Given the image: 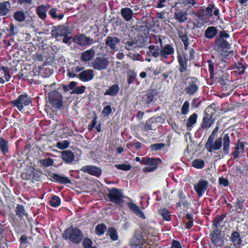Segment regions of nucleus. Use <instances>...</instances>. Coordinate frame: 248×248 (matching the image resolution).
Returning a JSON list of instances; mask_svg holds the SVG:
<instances>
[{
  "label": "nucleus",
  "instance_id": "obj_28",
  "mask_svg": "<svg viewBox=\"0 0 248 248\" xmlns=\"http://www.w3.org/2000/svg\"><path fill=\"white\" fill-rule=\"evenodd\" d=\"M62 158L65 163H71L74 160L75 155L71 151L64 150L62 152Z\"/></svg>",
  "mask_w": 248,
  "mask_h": 248
},
{
  "label": "nucleus",
  "instance_id": "obj_42",
  "mask_svg": "<svg viewBox=\"0 0 248 248\" xmlns=\"http://www.w3.org/2000/svg\"><path fill=\"white\" fill-rule=\"evenodd\" d=\"M192 166L197 169H202L204 167V161L202 159H194L192 162Z\"/></svg>",
  "mask_w": 248,
  "mask_h": 248
},
{
  "label": "nucleus",
  "instance_id": "obj_15",
  "mask_svg": "<svg viewBox=\"0 0 248 248\" xmlns=\"http://www.w3.org/2000/svg\"><path fill=\"white\" fill-rule=\"evenodd\" d=\"M80 170L83 172L97 177H99L102 173V170L101 169L92 165L84 166L80 169Z\"/></svg>",
  "mask_w": 248,
  "mask_h": 248
},
{
  "label": "nucleus",
  "instance_id": "obj_27",
  "mask_svg": "<svg viewBox=\"0 0 248 248\" xmlns=\"http://www.w3.org/2000/svg\"><path fill=\"white\" fill-rule=\"evenodd\" d=\"M49 8L48 4L41 5L37 7L36 13L41 19L45 20L46 18V12Z\"/></svg>",
  "mask_w": 248,
  "mask_h": 248
},
{
  "label": "nucleus",
  "instance_id": "obj_6",
  "mask_svg": "<svg viewBox=\"0 0 248 248\" xmlns=\"http://www.w3.org/2000/svg\"><path fill=\"white\" fill-rule=\"evenodd\" d=\"M199 84L200 81L197 78L194 77H188L186 79L185 89L186 94L190 96L194 95L199 90Z\"/></svg>",
  "mask_w": 248,
  "mask_h": 248
},
{
  "label": "nucleus",
  "instance_id": "obj_12",
  "mask_svg": "<svg viewBox=\"0 0 248 248\" xmlns=\"http://www.w3.org/2000/svg\"><path fill=\"white\" fill-rule=\"evenodd\" d=\"M209 186V183L206 180L201 179L196 185L194 186V188L199 197L203 195L207 190Z\"/></svg>",
  "mask_w": 248,
  "mask_h": 248
},
{
  "label": "nucleus",
  "instance_id": "obj_55",
  "mask_svg": "<svg viewBox=\"0 0 248 248\" xmlns=\"http://www.w3.org/2000/svg\"><path fill=\"white\" fill-rule=\"evenodd\" d=\"M86 87L84 86H80L76 87L75 89L72 91L71 94H81L83 93L85 90Z\"/></svg>",
  "mask_w": 248,
  "mask_h": 248
},
{
  "label": "nucleus",
  "instance_id": "obj_13",
  "mask_svg": "<svg viewBox=\"0 0 248 248\" xmlns=\"http://www.w3.org/2000/svg\"><path fill=\"white\" fill-rule=\"evenodd\" d=\"M223 236L221 231L218 228H214L213 232L210 234V239L212 243L216 247H219L223 244Z\"/></svg>",
  "mask_w": 248,
  "mask_h": 248
},
{
  "label": "nucleus",
  "instance_id": "obj_16",
  "mask_svg": "<svg viewBox=\"0 0 248 248\" xmlns=\"http://www.w3.org/2000/svg\"><path fill=\"white\" fill-rule=\"evenodd\" d=\"M177 195L179 201L175 204L176 208H181L182 205L185 207H188L190 205V202L186 199V196L182 189L179 190Z\"/></svg>",
  "mask_w": 248,
  "mask_h": 248
},
{
  "label": "nucleus",
  "instance_id": "obj_21",
  "mask_svg": "<svg viewBox=\"0 0 248 248\" xmlns=\"http://www.w3.org/2000/svg\"><path fill=\"white\" fill-rule=\"evenodd\" d=\"M69 34L68 28L63 25L55 27V29L51 31V35L54 37L63 36Z\"/></svg>",
  "mask_w": 248,
  "mask_h": 248
},
{
  "label": "nucleus",
  "instance_id": "obj_41",
  "mask_svg": "<svg viewBox=\"0 0 248 248\" xmlns=\"http://www.w3.org/2000/svg\"><path fill=\"white\" fill-rule=\"evenodd\" d=\"M225 217L224 214L217 215L215 217L213 221V225L215 227V228H218V226L222 222Z\"/></svg>",
  "mask_w": 248,
  "mask_h": 248
},
{
  "label": "nucleus",
  "instance_id": "obj_51",
  "mask_svg": "<svg viewBox=\"0 0 248 248\" xmlns=\"http://www.w3.org/2000/svg\"><path fill=\"white\" fill-rule=\"evenodd\" d=\"M3 71V74L5 76V80L9 81L11 78L8 67L0 66V71Z\"/></svg>",
  "mask_w": 248,
  "mask_h": 248
},
{
  "label": "nucleus",
  "instance_id": "obj_59",
  "mask_svg": "<svg viewBox=\"0 0 248 248\" xmlns=\"http://www.w3.org/2000/svg\"><path fill=\"white\" fill-rule=\"evenodd\" d=\"M126 146L129 149H131L132 147H135L136 150H138L141 148V143L139 141L133 143H128L126 144Z\"/></svg>",
  "mask_w": 248,
  "mask_h": 248
},
{
  "label": "nucleus",
  "instance_id": "obj_4",
  "mask_svg": "<svg viewBox=\"0 0 248 248\" xmlns=\"http://www.w3.org/2000/svg\"><path fill=\"white\" fill-rule=\"evenodd\" d=\"M32 99L27 94L24 93L19 95L17 98L11 102V104L14 107L21 111L23 109L24 107L28 106L31 104Z\"/></svg>",
  "mask_w": 248,
  "mask_h": 248
},
{
  "label": "nucleus",
  "instance_id": "obj_25",
  "mask_svg": "<svg viewBox=\"0 0 248 248\" xmlns=\"http://www.w3.org/2000/svg\"><path fill=\"white\" fill-rule=\"evenodd\" d=\"M79 78L82 81L91 80L94 77L93 71L92 69H87L79 73Z\"/></svg>",
  "mask_w": 248,
  "mask_h": 248
},
{
  "label": "nucleus",
  "instance_id": "obj_29",
  "mask_svg": "<svg viewBox=\"0 0 248 248\" xmlns=\"http://www.w3.org/2000/svg\"><path fill=\"white\" fill-rule=\"evenodd\" d=\"M120 91V87L118 84H113L109 86L108 88L104 93L105 95H109L110 96H117Z\"/></svg>",
  "mask_w": 248,
  "mask_h": 248
},
{
  "label": "nucleus",
  "instance_id": "obj_43",
  "mask_svg": "<svg viewBox=\"0 0 248 248\" xmlns=\"http://www.w3.org/2000/svg\"><path fill=\"white\" fill-rule=\"evenodd\" d=\"M14 18L16 21L22 22L25 20L26 16L23 12L21 11H18L14 13Z\"/></svg>",
  "mask_w": 248,
  "mask_h": 248
},
{
  "label": "nucleus",
  "instance_id": "obj_1",
  "mask_svg": "<svg viewBox=\"0 0 248 248\" xmlns=\"http://www.w3.org/2000/svg\"><path fill=\"white\" fill-rule=\"evenodd\" d=\"M219 129V126H216L213 130L211 135L209 136L207 141L205 143V148L207 152L212 153L214 151L219 150L221 149L222 146H223L222 156L221 157L220 155H218L219 157L222 158L224 155H227L229 153L231 140L229 134H224V132L222 133L221 136L217 137L215 139V137Z\"/></svg>",
  "mask_w": 248,
  "mask_h": 248
},
{
  "label": "nucleus",
  "instance_id": "obj_48",
  "mask_svg": "<svg viewBox=\"0 0 248 248\" xmlns=\"http://www.w3.org/2000/svg\"><path fill=\"white\" fill-rule=\"evenodd\" d=\"M41 164L45 167H48L54 164V160L51 158H47L40 160Z\"/></svg>",
  "mask_w": 248,
  "mask_h": 248
},
{
  "label": "nucleus",
  "instance_id": "obj_38",
  "mask_svg": "<svg viewBox=\"0 0 248 248\" xmlns=\"http://www.w3.org/2000/svg\"><path fill=\"white\" fill-rule=\"evenodd\" d=\"M216 46L222 49H228L230 48V45L227 41L223 39H216L215 40Z\"/></svg>",
  "mask_w": 248,
  "mask_h": 248
},
{
  "label": "nucleus",
  "instance_id": "obj_32",
  "mask_svg": "<svg viewBox=\"0 0 248 248\" xmlns=\"http://www.w3.org/2000/svg\"><path fill=\"white\" fill-rule=\"evenodd\" d=\"M198 119V115L196 113H193L187 119L186 126V129L188 130H191L194 126L195 124L196 123Z\"/></svg>",
  "mask_w": 248,
  "mask_h": 248
},
{
  "label": "nucleus",
  "instance_id": "obj_2",
  "mask_svg": "<svg viewBox=\"0 0 248 248\" xmlns=\"http://www.w3.org/2000/svg\"><path fill=\"white\" fill-rule=\"evenodd\" d=\"M62 237L64 240H69L72 243L78 244L81 241L83 234L79 229L72 226L64 230Z\"/></svg>",
  "mask_w": 248,
  "mask_h": 248
},
{
  "label": "nucleus",
  "instance_id": "obj_31",
  "mask_svg": "<svg viewBox=\"0 0 248 248\" xmlns=\"http://www.w3.org/2000/svg\"><path fill=\"white\" fill-rule=\"evenodd\" d=\"M11 7V3L9 1H4L0 2V15L6 16L10 10Z\"/></svg>",
  "mask_w": 248,
  "mask_h": 248
},
{
  "label": "nucleus",
  "instance_id": "obj_63",
  "mask_svg": "<svg viewBox=\"0 0 248 248\" xmlns=\"http://www.w3.org/2000/svg\"><path fill=\"white\" fill-rule=\"evenodd\" d=\"M131 248H150V247L148 244L139 243L132 244Z\"/></svg>",
  "mask_w": 248,
  "mask_h": 248
},
{
  "label": "nucleus",
  "instance_id": "obj_56",
  "mask_svg": "<svg viewBox=\"0 0 248 248\" xmlns=\"http://www.w3.org/2000/svg\"><path fill=\"white\" fill-rule=\"evenodd\" d=\"M202 103L199 97L194 98L191 102V106L192 108H196L199 107Z\"/></svg>",
  "mask_w": 248,
  "mask_h": 248
},
{
  "label": "nucleus",
  "instance_id": "obj_23",
  "mask_svg": "<svg viewBox=\"0 0 248 248\" xmlns=\"http://www.w3.org/2000/svg\"><path fill=\"white\" fill-rule=\"evenodd\" d=\"M120 42V39L116 37L108 36L106 39L105 44L111 50L115 51L118 50V49L116 48V45Z\"/></svg>",
  "mask_w": 248,
  "mask_h": 248
},
{
  "label": "nucleus",
  "instance_id": "obj_11",
  "mask_svg": "<svg viewBox=\"0 0 248 248\" xmlns=\"http://www.w3.org/2000/svg\"><path fill=\"white\" fill-rule=\"evenodd\" d=\"M177 58L179 65V71L181 73H183L186 71L187 68V55L183 51H177Z\"/></svg>",
  "mask_w": 248,
  "mask_h": 248
},
{
  "label": "nucleus",
  "instance_id": "obj_50",
  "mask_svg": "<svg viewBox=\"0 0 248 248\" xmlns=\"http://www.w3.org/2000/svg\"><path fill=\"white\" fill-rule=\"evenodd\" d=\"M16 215L18 217H23L25 214L24 207L21 204H17L16 207Z\"/></svg>",
  "mask_w": 248,
  "mask_h": 248
},
{
  "label": "nucleus",
  "instance_id": "obj_19",
  "mask_svg": "<svg viewBox=\"0 0 248 248\" xmlns=\"http://www.w3.org/2000/svg\"><path fill=\"white\" fill-rule=\"evenodd\" d=\"M245 144L244 142L241 141L239 139L234 147V151L232 153V157L233 159H236L239 156L240 153L245 152Z\"/></svg>",
  "mask_w": 248,
  "mask_h": 248
},
{
  "label": "nucleus",
  "instance_id": "obj_8",
  "mask_svg": "<svg viewBox=\"0 0 248 248\" xmlns=\"http://www.w3.org/2000/svg\"><path fill=\"white\" fill-rule=\"evenodd\" d=\"M135 160L146 166L143 169L144 172H150L155 170V158L154 157L150 158L146 156L140 159L139 157H136Z\"/></svg>",
  "mask_w": 248,
  "mask_h": 248
},
{
  "label": "nucleus",
  "instance_id": "obj_26",
  "mask_svg": "<svg viewBox=\"0 0 248 248\" xmlns=\"http://www.w3.org/2000/svg\"><path fill=\"white\" fill-rule=\"evenodd\" d=\"M53 181L62 184H67L71 183V180L66 176L53 173L51 175Z\"/></svg>",
  "mask_w": 248,
  "mask_h": 248
},
{
  "label": "nucleus",
  "instance_id": "obj_47",
  "mask_svg": "<svg viewBox=\"0 0 248 248\" xmlns=\"http://www.w3.org/2000/svg\"><path fill=\"white\" fill-rule=\"evenodd\" d=\"M106 229V226L104 224H98L95 227V233L98 235H102L105 233Z\"/></svg>",
  "mask_w": 248,
  "mask_h": 248
},
{
  "label": "nucleus",
  "instance_id": "obj_30",
  "mask_svg": "<svg viewBox=\"0 0 248 248\" xmlns=\"http://www.w3.org/2000/svg\"><path fill=\"white\" fill-rule=\"evenodd\" d=\"M187 13L186 11L184 12L179 10L175 12L174 13V18L176 20L180 23H183L187 19Z\"/></svg>",
  "mask_w": 248,
  "mask_h": 248
},
{
  "label": "nucleus",
  "instance_id": "obj_52",
  "mask_svg": "<svg viewBox=\"0 0 248 248\" xmlns=\"http://www.w3.org/2000/svg\"><path fill=\"white\" fill-rule=\"evenodd\" d=\"M208 70L210 78H213L214 77V62L211 60H208Z\"/></svg>",
  "mask_w": 248,
  "mask_h": 248
},
{
  "label": "nucleus",
  "instance_id": "obj_61",
  "mask_svg": "<svg viewBox=\"0 0 248 248\" xmlns=\"http://www.w3.org/2000/svg\"><path fill=\"white\" fill-rule=\"evenodd\" d=\"M154 97V93L152 92H148L145 96V99L148 104L151 102Z\"/></svg>",
  "mask_w": 248,
  "mask_h": 248
},
{
  "label": "nucleus",
  "instance_id": "obj_37",
  "mask_svg": "<svg viewBox=\"0 0 248 248\" xmlns=\"http://www.w3.org/2000/svg\"><path fill=\"white\" fill-rule=\"evenodd\" d=\"M178 35L179 38L184 43V48L186 50H187L189 45V39L187 36V32L186 31L184 32L182 31H179L178 32Z\"/></svg>",
  "mask_w": 248,
  "mask_h": 248
},
{
  "label": "nucleus",
  "instance_id": "obj_5",
  "mask_svg": "<svg viewBox=\"0 0 248 248\" xmlns=\"http://www.w3.org/2000/svg\"><path fill=\"white\" fill-rule=\"evenodd\" d=\"M48 99L51 106L55 108L60 109L62 107L63 96L57 90H53L48 94Z\"/></svg>",
  "mask_w": 248,
  "mask_h": 248
},
{
  "label": "nucleus",
  "instance_id": "obj_34",
  "mask_svg": "<svg viewBox=\"0 0 248 248\" xmlns=\"http://www.w3.org/2000/svg\"><path fill=\"white\" fill-rule=\"evenodd\" d=\"M157 213L158 215L162 217L163 220L167 221H170L171 220V215L166 207H161L158 210Z\"/></svg>",
  "mask_w": 248,
  "mask_h": 248
},
{
  "label": "nucleus",
  "instance_id": "obj_62",
  "mask_svg": "<svg viewBox=\"0 0 248 248\" xmlns=\"http://www.w3.org/2000/svg\"><path fill=\"white\" fill-rule=\"evenodd\" d=\"M108 233L110 237L112 240L116 241L118 239L117 232L115 230H110Z\"/></svg>",
  "mask_w": 248,
  "mask_h": 248
},
{
  "label": "nucleus",
  "instance_id": "obj_35",
  "mask_svg": "<svg viewBox=\"0 0 248 248\" xmlns=\"http://www.w3.org/2000/svg\"><path fill=\"white\" fill-rule=\"evenodd\" d=\"M128 207L133 211L138 216L141 218H145V217L143 213L140 210V208L135 203L128 202Z\"/></svg>",
  "mask_w": 248,
  "mask_h": 248
},
{
  "label": "nucleus",
  "instance_id": "obj_58",
  "mask_svg": "<svg viewBox=\"0 0 248 248\" xmlns=\"http://www.w3.org/2000/svg\"><path fill=\"white\" fill-rule=\"evenodd\" d=\"M137 77V74L134 72L128 74L127 82L129 84H132Z\"/></svg>",
  "mask_w": 248,
  "mask_h": 248
},
{
  "label": "nucleus",
  "instance_id": "obj_18",
  "mask_svg": "<svg viewBox=\"0 0 248 248\" xmlns=\"http://www.w3.org/2000/svg\"><path fill=\"white\" fill-rule=\"evenodd\" d=\"M174 52V49L171 45L170 44H167L165 46L160 50L159 52V50L156 49V57L160 56L163 58H167L168 55H171L173 54Z\"/></svg>",
  "mask_w": 248,
  "mask_h": 248
},
{
  "label": "nucleus",
  "instance_id": "obj_64",
  "mask_svg": "<svg viewBox=\"0 0 248 248\" xmlns=\"http://www.w3.org/2000/svg\"><path fill=\"white\" fill-rule=\"evenodd\" d=\"M171 248H182L181 244L180 241L177 240L173 239L172 241Z\"/></svg>",
  "mask_w": 248,
  "mask_h": 248
},
{
  "label": "nucleus",
  "instance_id": "obj_57",
  "mask_svg": "<svg viewBox=\"0 0 248 248\" xmlns=\"http://www.w3.org/2000/svg\"><path fill=\"white\" fill-rule=\"evenodd\" d=\"M93 242L89 238H85L83 240L82 245L84 248H92Z\"/></svg>",
  "mask_w": 248,
  "mask_h": 248
},
{
  "label": "nucleus",
  "instance_id": "obj_33",
  "mask_svg": "<svg viewBox=\"0 0 248 248\" xmlns=\"http://www.w3.org/2000/svg\"><path fill=\"white\" fill-rule=\"evenodd\" d=\"M121 14L123 17L126 21H129L133 16V12L129 8H123L121 10Z\"/></svg>",
  "mask_w": 248,
  "mask_h": 248
},
{
  "label": "nucleus",
  "instance_id": "obj_54",
  "mask_svg": "<svg viewBox=\"0 0 248 248\" xmlns=\"http://www.w3.org/2000/svg\"><path fill=\"white\" fill-rule=\"evenodd\" d=\"M189 102L188 101H186L181 109V113L182 115H186L189 111Z\"/></svg>",
  "mask_w": 248,
  "mask_h": 248
},
{
  "label": "nucleus",
  "instance_id": "obj_53",
  "mask_svg": "<svg viewBox=\"0 0 248 248\" xmlns=\"http://www.w3.org/2000/svg\"><path fill=\"white\" fill-rule=\"evenodd\" d=\"M115 167L117 168L118 170L124 171L129 170L132 168L131 165L130 164L124 163L121 164H116L115 165Z\"/></svg>",
  "mask_w": 248,
  "mask_h": 248
},
{
  "label": "nucleus",
  "instance_id": "obj_10",
  "mask_svg": "<svg viewBox=\"0 0 248 248\" xmlns=\"http://www.w3.org/2000/svg\"><path fill=\"white\" fill-rule=\"evenodd\" d=\"M214 121V120L213 118L212 114H208L206 112L203 117L200 126L197 130V133L199 135H200L199 137H201L203 133L202 130L204 129H207L209 128L213 124Z\"/></svg>",
  "mask_w": 248,
  "mask_h": 248
},
{
  "label": "nucleus",
  "instance_id": "obj_46",
  "mask_svg": "<svg viewBox=\"0 0 248 248\" xmlns=\"http://www.w3.org/2000/svg\"><path fill=\"white\" fill-rule=\"evenodd\" d=\"M61 201L60 198L56 195H53L49 201L50 205L54 207H57L61 204Z\"/></svg>",
  "mask_w": 248,
  "mask_h": 248
},
{
  "label": "nucleus",
  "instance_id": "obj_14",
  "mask_svg": "<svg viewBox=\"0 0 248 248\" xmlns=\"http://www.w3.org/2000/svg\"><path fill=\"white\" fill-rule=\"evenodd\" d=\"M74 42L80 46H88L93 43V39L85 35L80 34L76 36L74 38Z\"/></svg>",
  "mask_w": 248,
  "mask_h": 248
},
{
  "label": "nucleus",
  "instance_id": "obj_45",
  "mask_svg": "<svg viewBox=\"0 0 248 248\" xmlns=\"http://www.w3.org/2000/svg\"><path fill=\"white\" fill-rule=\"evenodd\" d=\"M8 32L7 36L13 37L17 34L18 31L17 28L15 26L13 23H11L9 25V28L7 29Z\"/></svg>",
  "mask_w": 248,
  "mask_h": 248
},
{
  "label": "nucleus",
  "instance_id": "obj_36",
  "mask_svg": "<svg viewBox=\"0 0 248 248\" xmlns=\"http://www.w3.org/2000/svg\"><path fill=\"white\" fill-rule=\"evenodd\" d=\"M217 33V30L216 27L210 26L205 31V36L207 39H212L215 37Z\"/></svg>",
  "mask_w": 248,
  "mask_h": 248
},
{
  "label": "nucleus",
  "instance_id": "obj_60",
  "mask_svg": "<svg viewBox=\"0 0 248 248\" xmlns=\"http://www.w3.org/2000/svg\"><path fill=\"white\" fill-rule=\"evenodd\" d=\"M218 183L220 185L223 186L224 187H227L229 186V181L228 179L221 176L218 179Z\"/></svg>",
  "mask_w": 248,
  "mask_h": 248
},
{
  "label": "nucleus",
  "instance_id": "obj_24",
  "mask_svg": "<svg viewBox=\"0 0 248 248\" xmlns=\"http://www.w3.org/2000/svg\"><path fill=\"white\" fill-rule=\"evenodd\" d=\"M215 78L217 82H220L221 85H225V81L228 80L229 74L222 70H218L215 74Z\"/></svg>",
  "mask_w": 248,
  "mask_h": 248
},
{
  "label": "nucleus",
  "instance_id": "obj_49",
  "mask_svg": "<svg viewBox=\"0 0 248 248\" xmlns=\"http://www.w3.org/2000/svg\"><path fill=\"white\" fill-rule=\"evenodd\" d=\"M70 145V142L67 140H64L62 141H59L57 143L56 147L60 150H64L67 148Z\"/></svg>",
  "mask_w": 248,
  "mask_h": 248
},
{
  "label": "nucleus",
  "instance_id": "obj_20",
  "mask_svg": "<svg viewBox=\"0 0 248 248\" xmlns=\"http://www.w3.org/2000/svg\"><path fill=\"white\" fill-rule=\"evenodd\" d=\"M22 177L25 180L32 179L38 181L40 178L39 173L35 170L30 169L22 173Z\"/></svg>",
  "mask_w": 248,
  "mask_h": 248
},
{
  "label": "nucleus",
  "instance_id": "obj_17",
  "mask_svg": "<svg viewBox=\"0 0 248 248\" xmlns=\"http://www.w3.org/2000/svg\"><path fill=\"white\" fill-rule=\"evenodd\" d=\"M240 231H233L230 236V240L235 248H240L242 246L243 238L241 237Z\"/></svg>",
  "mask_w": 248,
  "mask_h": 248
},
{
  "label": "nucleus",
  "instance_id": "obj_7",
  "mask_svg": "<svg viewBox=\"0 0 248 248\" xmlns=\"http://www.w3.org/2000/svg\"><path fill=\"white\" fill-rule=\"evenodd\" d=\"M108 196L112 202L118 205L121 206L124 203V195L121 189L117 188H111L109 190Z\"/></svg>",
  "mask_w": 248,
  "mask_h": 248
},
{
  "label": "nucleus",
  "instance_id": "obj_22",
  "mask_svg": "<svg viewBox=\"0 0 248 248\" xmlns=\"http://www.w3.org/2000/svg\"><path fill=\"white\" fill-rule=\"evenodd\" d=\"M95 55V51L94 47L87 50L81 53L80 60L83 62H88L93 59Z\"/></svg>",
  "mask_w": 248,
  "mask_h": 248
},
{
  "label": "nucleus",
  "instance_id": "obj_44",
  "mask_svg": "<svg viewBox=\"0 0 248 248\" xmlns=\"http://www.w3.org/2000/svg\"><path fill=\"white\" fill-rule=\"evenodd\" d=\"M58 11V10L57 8H52L49 11V14L51 16V17L53 19H58L59 20H62L64 16V14L63 13H61L59 14L58 15H57V12Z\"/></svg>",
  "mask_w": 248,
  "mask_h": 248
},
{
  "label": "nucleus",
  "instance_id": "obj_39",
  "mask_svg": "<svg viewBox=\"0 0 248 248\" xmlns=\"http://www.w3.org/2000/svg\"><path fill=\"white\" fill-rule=\"evenodd\" d=\"M0 150L4 155L9 152L8 141L2 137H0Z\"/></svg>",
  "mask_w": 248,
  "mask_h": 248
},
{
  "label": "nucleus",
  "instance_id": "obj_3",
  "mask_svg": "<svg viewBox=\"0 0 248 248\" xmlns=\"http://www.w3.org/2000/svg\"><path fill=\"white\" fill-rule=\"evenodd\" d=\"M214 4H209L206 8H201L197 12H193V15L197 16L203 23H207L209 18L213 15Z\"/></svg>",
  "mask_w": 248,
  "mask_h": 248
},
{
  "label": "nucleus",
  "instance_id": "obj_40",
  "mask_svg": "<svg viewBox=\"0 0 248 248\" xmlns=\"http://www.w3.org/2000/svg\"><path fill=\"white\" fill-rule=\"evenodd\" d=\"M245 202V200L243 199L241 197L237 198L236 201L234 203V207L235 210L238 213H241L243 210L242 205Z\"/></svg>",
  "mask_w": 248,
  "mask_h": 248
},
{
  "label": "nucleus",
  "instance_id": "obj_9",
  "mask_svg": "<svg viewBox=\"0 0 248 248\" xmlns=\"http://www.w3.org/2000/svg\"><path fill=\"white\" fill-rule=\"evenodd\" d=\"M108 58L104 57H97L92 62L91 66L97 70L106 69L109 65Z\"/></svg>",
  "mask_w": 248,
  "mask_h": 248
}]
</instances>
